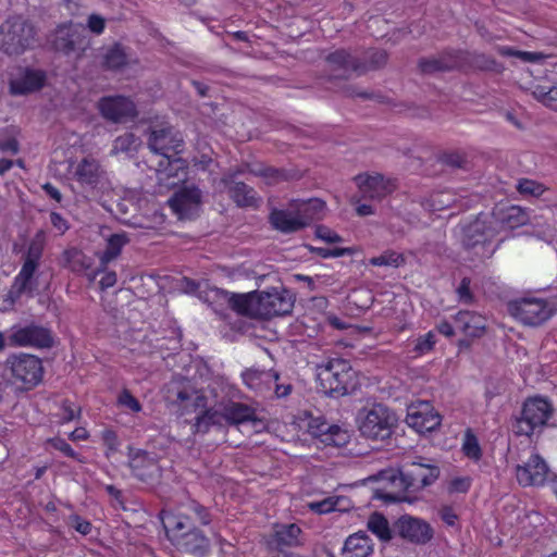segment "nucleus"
<instances>
[{"mask_svg":"<svg viewBox=\"0 0 557 557\" xmlns=\"http://www.w3.org/2000/svg\"><path fill=\"white\" fill-rule=\"evenodd\" d=\"M131 467L133 475L143 482H151L161 474L158 461L147 455L133 459Z\"/></svg>","mask_w":557,"mask_h":557,"instance_id":"72a5a7b5","label":"nucleus"},{"mask_svg":"<svg viewBox=\"0 0 557 557\" xmlns=\"http://www.w3.org/2000/svg\"><path fill=\"white\" fill-rule=\"evenodd\" d=\"M60 421L61 423H69L81 417V407L70 399L62 400L60 405Z\"/></svg>","mask_w":557,"mask_h":557,"instance_id":"09e8293b","label":"nucleus"},{"mask_svg":"<svg viewBox=\"0 0 557 557\" xmlns=\"http://www.w3.org/2000/svg\"><path fill=\"white\" fill-rule=\"evenodd\" d=\"M436 344L435 334L433 331H429L428 333L420 335L412 348L413 357H421L433 350Z\"/></svg>","mask_w":557,"mask_h":557,"instance_id":"37998d69","label":"nucleus"},{"mask_svg":"<svg viewBox=\"0 0 557 557\" xmlns=\"http://www.w3.org/2000/svg\"><path fill=\"white\" fill-rule=\"evenodd\" d=\"M160 518L172 545L194 557H208L213 542L221 537L213 527L211 509L196 499L182 505L178 512L161 510Z\"/></svg>","mask_w":557,"mask_h":557,"instance_id":"f257e3e1","label":"nucleus"},{"mask_svg":"<svg viewBox=\"0 0 557 557\" xmlns=\"http://www.w3.org/2000/svg\"><path fill=\"white\" fill-rule=\"evenodd\" d=\"M367 528L381 542L386 543L393 539V531L389 527L388 520L381 512L375 511L370 515L367 522Z\"/></svg>","mask_w":557,"mask_h":557,"instance_id":"e433bc0d","label":"nucleus"},{"mask_svg":"<svg viewBox=\"0 0 557 557\" xmlns=\"http://www.w3.org/2000/svg\"><path fill=\"white\" fill-rule=\"evenodd\" d=\"M294 300L286 289L263 290L258 293V318L271 319L292 312Z\"/></svg>","mask_w":557,"mask_h":557,"instance_id":"dca6fc26","label":"nucleus"},{"mask_svg":"<svg viewBox=\"0 0 557 557\" xmlns=\"http://www.w3.org/2000/svg\"><path fill=\"white\" fill-rule=\"evenodd\" d=\"M440 476V468L435 465L422 462H408L396 470L383 469L369 476L368 481L384 483L374 490L373 498L386 504L399 503L404 499V493H414L433 484Z\"/></svg>","mask_w":557,"mask_h":557,"instance_id":"f03ea898","label":"nucleus"},{"mask_svg":"<svg viewBox=\"0 0 557 557\" xmlns=\"http://www.w3.org/2000/svg\"><path fill=\"white\" fill-rule=\"evenodd\" d=\"M223 299L236 313L250 318H258V292L236 294L221 289Z\"/></svg>","mask_w":557,"mask_h":557,"instance_id":"a878e982","label":"nucleus"},{"mask_svg":"<svg viewBox=\"0 0 557 557\" xmlns=\"http://www.w3.org/2000/svg\"><path fill=\"white\" fill-rule=\"evenodd\" d=\"M461 451L467 458L475 462L482 458V448L479 440L471 430H467L463 435Z\"/></svg>","mask_w":557,"mask_h":557,"instance_id":"ea45409f","label":"nucleus"},{"mask_svg":"<svg viewBox=\"0 0 557 557\" xmlns=\"http://www.w3.org/2000/svg\"><path fill=\"white\" fill-rule=\"evenodd\" d=\"M101 116L113 123H123L138 115L135 102L126 96H104L97 103Z\"/></svg>","mask_w":557,"mask_h":557,"instance_id":"2eb2a0df","label":"nucleus"},{"mask_svg":"<svg viewBox=\"0 0 557 557\" xmlns=\"http://www.w3.org/2000/svg\"><path fill=\"white\" fill-rule=\"evenodd\" d=\"M258 174L269 181H276L282 176V172L272 166L262 168Z\"/></svg>","mask_w":557,"mask_h":557,"instance_id":"774afa93","label":"nucleus"},{"mask_svg":"<svg viewBox=\"0 0 557 557\" xmlns=\"http://www.w3.org/2000/svg\"><path fill=\"white\" fill-rule=\"evenodd\" d=\"M395 528L401 539L413 544L423 545L433 537L432 527L424 520L411 516H401Z\"/></svg>","mask_w":557,"mask_h":557,"instance_id":"412c9836","label":"nucleus"},{"mask_svg":"<svg viewBox=\"0 0 557 557\" xmlns=\"http://www.w3.org/2000/svg\"><path fill=\"white\" fill-rule=\"evenodd\" d=\"M442 520L450 527H454L458 520V516L455 513L454 509L450 507H444L441 510Z\"/></svg>","mask_w":557,"mask_h":557,"instance_id":"338daca9","label":"nucleus"},{"mask_svg":"<svg viewBox=\"0 0 557 557\" xmlns=\"http://www.w3.org/2000/svg\"><path fill=\"white\" fill-rule=\"evenodd\" d=\"M205 412L209 420V424L212 426L224 428L227 425L224 408L221 411L210 408L205 410Z\"/></svg>","mask_w":557,"mask_h":557,"instance_id":"052dcab7","label":"nucleus"},{"mask_svg":"<svg viewBox=\"0 0 557 557\" xmlns=\"http://www.w3.org/2000/svg\"><path fill=\"white\" fill-rule=\"evenodd\" d=\"M497 215L500 223L511 230L524 225L529 220L528 213L519 206L502 208Z\"/></svg>","mask_w":557,"mask_h":557,"instance_id":"c9c22d12","label":"nucleus"},{"mask_svg":"<svg viewBox=\"0 0 557 557\" xmlns=\"http://www.w3.org/2000/svg\"><path fill=\"white\" fill-rule=\"evenodd\" d=\"M301 529L296 523H276L273 532L268 536L265 543L270 553L283 554V557H297L294 554H285L284 548H292L301 545Z\"/></svg>","mask_w":557,"mask_h":557,"instance_id":"6ab92c4d","label":"nucleus"},{"mask_svg":"<svg viewBox=\"0 0 557 557\" xmlns=\"http://www.w3.org/2000/svg\"><path fill=\"white\" fill-rule=\"evenodd\" d=\"M70 521L71 525L82 535H88L91 532L92 524L81 516L72 515L70 516Z\"/></svg>","mask_w":557,"mask_h":557,"instance_id":"13d9d810","label":"nucleus"},{"mask_svg":"<svg viewBox=\"0 0 557 557\" xmlns=\"http://www.w3.org/2000/svg\"><path fill=\"white\" fill-rule=\"evenodd\" d=\"M472 484L470 476H457L450 480L448 490L450 493H467Z\"/></svg>","mask_w":557,"mask_h":557,"instance_id":"864d4df0","label":"nucleus"},{"mask_svg":"<svg viewBox=\"0 0 557 557\" xmlns=\"http://www.w3.org/2000/svg\"><path fill=\"white\" fill-rule=\"evenodd\" d=\"M326 62L333 70L343 71V77L347 78L351 73H364V64L359 58L352 55L345 49H337L331 52L326 58Z\"/></svg>","mask_w":557,"mask_h":557,"instance_id":"cd10ccee","label":"nucleus"},{"mask_svg":"<svg viewBox=\"0 0 557 557\" xmlns=\"http://www.w3.org/2000/svg\"><path fill=\"white\" fill-rule=\"evenodd\" d=\"M4 368L13 382L25 391L36 387L44 377L42 361L35 355L12 354L7 358Z\"/></svg>","mask_w":557,"mask_h":557,"instance_id":"0eeeda50","label":"nucleus"},{"mask_svg":"<svg viewBox=\"0 0 557 557\" xmlns=\"http://www.w3.org/2000/svg\"><path fill=\"white\" fill-rule=\"evenodd\" d=\"M180 154L161 157L156 170L158 184L165 188H174L186 182L188 163Z\"/></svg>","mask_w":557,"mask_h":557,"instance_id":"a211bd4d","label":"nucleus"},{"mask_svg":"<svg viewBox=\"0 0 557 557\" xmlns=\"http://www.w3.org/2000/svg\"><path fill=\"white\" fill-rule=\"evenodd\" d=\"M50 222L60 234H64L69 230L67 221L59 212L50 213Z\"/></svg>","mask_w":557,"mask_h":557,"instance_id":"0e129e2a","label":"nucleus"},{"mask_svg":"<svg viewBox=\"0 0 557 557\" xmlns=\"http://www.w3.org/2000/svg\"><path fill=\"white\" fill-rule=\"evenodd\" d=\"M129 243V238L125 233L111 234L106 238V248L103 251L98 252L100 270L104 271L109 263L115 260L121 253L123 248Z\"/></svg>","mask_w":557,"mask_h":557,"instance_id":"473e14b6","label":"nucleus"},{"mask_svg":"<svg viewBox=\"0 0 557 557\" xmlns=\"http://www.w3.org/2000/svg\"><path fill=\"white\" fill-rule=\"evenodd\" d=\"M0 151L11 152L13 154L18 152V141L15 136H7L4 133H0Z\"/></svg>","mask_w":557,"mask_h":557,"instance_id":"bf43d9fd","label":"nucleus"},{"mask_svg":"<svg viewBox=\"0 0 557 557\" xmlns=\"http://www.w3.org/2000/svg\"><path fill=\"white\" fill-rule=\"evenodd\" d=\"M104 171L100 162L94 158H83L74 168L73 178L84 189L94 190L100 184Z\"/></svg>","mask_w":557,"mask_h":557,"instance_id":"b1692460","label":"nucleus"},{"mask_svg":"<svg viewBox=\"0 0 557 557\" xmlns=\"http://www.w3.org/2000/svg\"><path fill=\"white\" fill-rule=\"evenodd\" d=\"M355 182L363 195L370 199H382L391 195L396 188V180L386 178L382 174H359Z\"/></svg>","mask_w":557,"mask_h":557,"instance_id":"4be33fe9","label":"nucleus"},{"mask_svg":"<svg viewBox=\"0 0 557 557\" xmlns=\"http://www.w3.org/2000/svg\"><path fill=\"white\" fill-rule=\"evenodd\" d=\"M396 421L394 413L382 404L363 409L358 417L361 435L373 441L389 438Z\"/></svg>","mask_w":557,"mask_h":557,"instance_id":"6e6552de","label":"nucleus"},{"mask_svg":"<svg viewBox=\"0 0 557 557\" xmlns=\"http://www.w3.org/2000/svg\"><path fill=\"white\" fill-rule=\"evenodd\" d=\"M318 380L321 391L332 397L348 394L358 383L350 362L342 358L330 359L324 367H321Z\"/></svg>","mask_w":557,"mask_h":557,"instance_id":"39448f33","label":"nucleus"},{"mask_svg":"<svg viewBox=\"0 0 557 557\" xmlns=\"http://www.w3.org/2000/svg\"><path fill=\"white\" fill-rule=\"evenodd\" d=\"M46 82V74L39 70H27L20 78L10 82V94L23 96L41 89Z\"/></svg>","mask_w":557,"mask_h":557,"instance_id":"c756f323","label":"nucleus"},{"mask_svg":"<svg viewBox=\"0 0 557 557\" xmlns=\"http://www.w3.org/2000/svg\"><path fill=\"white\" fill-rule=\"evenodd\" d=\"M533 96L545 107L557 111V87L535 86Z\"/></svg>","mask_w":557,"mask_h":557,"instance_id":"a19ab883","label":"nucleus"},{"mask_svg":"<svg viewBox=\"0 0 557 557\" xmlns=\"http://www.w3.org/2000/svg\"><path fill=\"white\" fill-rule=\"evenodd\" d=\"M337 502L336 497H325L322 500L309 502L307 508L314 513L325 515L336 509Z\"/></svg>","mask_w":557,"mask_h":557,"instance_id":"49530a36","label":"nucleus"},{"mask_svg":"<svg viewBox=\"0 0 557 557\" xmlns=\"http://www.w3.org/2000/svg\"><path fill=\"white\" fill-rule=\"evenodd\" d=\"M230 196L238 207L257 208L259 198L255 189L244 182H237L230 188Z\"/></svg>","mask_w":557,"mask_h":557,"instance_id":"f704fd0d","label":"nucleus"},{"mask_svg":"<svg viewBox=\"0 0 557 557\" xmlns=\"http://www.w3.org/2000/svg\"><path fill=\"white\" fill-rule=\"evenodd\" d=\"M387 62V53L384 50H371L369 51V61L363 62L366 69L364 72L370 70H376Z\"/></svg>","mask_w":557,"mask_h":557,"instance_id":"8fccbe9b","label":"nucleus"},{"mask_svg":"<svg viewBox=\"0 0 557 557\" xmlns=\"http://www.w3.org/2000/svg\"><path fill=\"white\" fill-rule=\"evenodd\" d=\"M552 401L543 396L528 397L521 407L520 413L512 421V432L517 436L531 437L547 425L553 417Z\"/></svg>","mask_w":557,"mask_h":557,"instance_id":"20e7f679","label":"nucleus"},{"mask_svg":"<svg viewBox=\"0 0 557 557\" xmlns=\"http://www.w3.org/2000/svg\"><path fill=\"white\" fill-rule=\"evenodd\" d=\"M100 273L103 274L99 281V287L101 290L111 288L116 284L117 275L115 271H108L106 268L104 271H100Z\"/></svg>","mask_w":557,"mask_h":557,"instance_id":"680f3d73","label":"nucleus"},{"mask_svg":"<svg viewBox=\"0 0 557 557\" xmlns=\"http://www.w3.org/2000/svg\"><path fill=\"white\" fill-rule=\"evenodd\" d=\"M481 55L463 50H445L437 57L422 58L418 66L422 74H434L454 70H467Z\"/></svg>","mask_w":557,"mask_h":557,"instance_id":"9d476101","label":"nucleus"},{"mask_svg":"<svg viewBox=\"0 0 557 557\" xmlns=\"http://www.w3.org/2000/svg\"><path fill=\"white\" fill-rule=\"evenodd\" d=\"M184 138L181 132L171 125H161L150 131L148 146L160 157L181 154L184 150Z\"/></svg>","mask_w":557,"mask_h":557,"instance_id":"ddd939ff","label":"nucleus"},{"mask_svg":"<svg viewBox=\"0 0 557 557\" xmlns=\"http://www.w3.org/2000/svg\"><path fill=\"white\" fill-rule=\"evenodd\" d=\"M47 444L51 445L54 449L61 451L64 456L78 459V454L72 448V446L62 437H51L47 440Z\"/></svg>","mask_w":557,"mask_h":557,"instance_id":"3c124183","label":"nucleus"},{"mask_svg":"<svg viewBox=\"0 0 557 557\" xmlns=\"http://www.w3.org/2000/svg\"><path fill=\"white\" fill-rule=\"evenodd\" d=\"M308 433L324 446L342 447L348 441V434L339 425L330 423L323 417H311L307 424Z\"/></svg>","mask_w":557,"mask_h":557,"instance_id":"aec40b11","label":"nucleus"},{"mask_svg":"<svg viewBox=\"0 0 557 557\" xmlns=\"http://www.w3.org/2000/svg\"><path fill=\"white\" fill-rule=\"evenodd\" d=\"M552 474L546 460L539 453H532L527 461L515 468L516 480L522 487H543Z\"/></svg>","mask_w":557,"mask_h":557,"instance_id":"9b49d317","label":"nucleus"},{"mask_svg":"<svg viewBox=\"0 0 557 557\" xmlns=\"http://www.w3.org/2000/svg\"><path fill=\"white\" fill-rule=\"evenodd\" d=\"M510 55H516L522 61L525 62H534V63H542L544 62L549 55L544 54L542 52H531V51H512L509 50L507 52Z\"/></svg>","mask_w":557,"mask_h":557,"instance_id":"6e6d98bb","label":"nucleus"},{"mask_svg":"<svg viewBox=\"0 0 557 557\" xmlns=\"http://www.w3.org/2000/svg\"><path fill=\"white\" fill-rule=\"evenodd\" d=\"M212 425L209 424V420L207 419V414L203 411L196 418L194 423V429L196 433H207Z\"/></svg>","mask_w":557,"mask_h":557,"instance_id":"69168bd1","label":"nucleus"},{"mask_svg":"<svg viewBox=\"0 0 557 557\" xmlns=\"http://www.w3.org/2000/svg\"><path fill=\"white\" fill-rule=\"evenodd\" d=\"M116 404L134 413H137L143 409L140 401L127 388H123L120 392Z\"/></svg>","mask_w":557,"mask_h":557,"instance_id":"de8ad7c7","label":"nucleus"},{"mask_svg":"<svg viewBox=\"0 0 557 557\" xmlns=\"http://www.w3.org/2000/svg\"><path fill=\"white\" fill-rule=\"evenodd\" d=\"M9 339L11 345L37 349H48L54 344L51 330L35 323L14 327Z\"/></svg>","mask_w":557,"mask_h":557,"instance_id":"4468645a","label":"nucleus"},{"mask_svg":"<svg viewBox=\"0 0 557 557\" xmlns=\"http://www.w3.org/2000/svg\"><path fill=\"white\" fill-rule=\"evenodd\" d=\"M127 64V54L121 44H114L104 55L102 65L107 70L117 71Z\"/></svg>","mask_w":557,"mask_h":557,"instance_id":"4c0bfd02","label":"nucleus"},{"mask_svg":"<svg viewBox=\"0 0 557 557\" xmlns=\"http://www.w3.org/2000/svg\"><path fill=\"white\" fill-rule=\"evenodd\" d=\"M510 314L524 325L539 326L555 313L554 306L546 299L522 297L508 304Z\"/></svg>","mask_w":557,"mask_h":557,"instance_id":"1a4fd4ad","label":"nucleus"},{"mask_svg":"<svg viewBox=\"0 0 557 557\" xmlns=\"http://www.w3.org/2000/svg\"><path fill=\"white\" fill-rule=\"evenodd\" d=\"M438 161L451 168H462L466 162L459 152H444L438 157Z\"/></svg>","mask_w":557,"mask_h":557,"instance_id":"5fc2aeb1","label":"nucleus"},{"mask_svg":"<svg viewBox=\"0 0 557 557\" xmlns=\"http://www.w3.org/2000/svg\"><path fill=\"white\" fill-rule=\"evenodd\" d=\"M64 268L76 274H84L89 281H95L100 274V265L92 269L94 260L91 257L84 253L81 249L69 248L62 253Z\"/></svg>","mask_w":557,"mask_h":557,"instance_id":"393cba45","label":"nucleus"},{"mask_svg":"<svg viewBox=\"0 0 557 557\" xmlns=\"http://www.w3.org/2000/svg\"><path fill=\"white\" fill-rule=\"evenodd\" d=\"M517 189L521 195L539 197L544 194L545 187L543 184L529 180L521 178L518 181Z\"/></svg>","mask_w":557,"mask_h":557,"instance_id":"a18cd8bd","label":"nucleus"},{"mask_svg":"<svg viewBox=\"0 0 557 557\" xmlns=\"http://www.w3.org/2000/svg\"><path fill=\"white\" fill-rule=\"evenodd\" d=\"M471 280L463 277L457 288V296L460 302L465 305H471L474 301V296L471 292Z\"/></svg>","mask_w":557,"mask_h":557,"instance_id":"603ef678","label":"nucleus"},{"mask_svg":"<svg viewBox=\"0 0 557 557\" xmlns=\"http://www.w3.org/2000/svg\"><path fill=\"white\" fill-rule=\"evenodd\" d=\"M36 29L22 16L9 17L0 26V50L8 55H18L33 47Z\"/></svg>","mask_w":557,"mask_h":557,"instance_id":"423d86ee","label":"nucleus"},{"mask_svg":"<svg viewBox=\"0 0 557 557\" xmlns=\"http://www.w3.org/2000/svg\"><path fill=\"white\" fill-rule=\"evenodd\" d=\"M406 258L404 253L397 252L392 249L383 251L380 256L372 257L369 259V264L373 267H393L399 268L404 265Z\"/></svg>","mask_w":557,"mask_h":557,"instance_id":"58836bf2","label":"nucleus"},{"mask_svg":"<svg viewBox=\"0 0 557 557\" xmlns=\"http://www.w3.org/2000/svg\"><path fill=\"white\" fill-rule=\"evenodd\" d=\"M52 46L55 51L66 55L73 52H84L89 46L85 26L72 22L59 25Z\"/></svg>","mask_w":557,"mask_h":557,"instance_id":"f8f14e48","label":"nucleus"},{"mask_svg":"<svg viewBox=\"0 0 557 557\" xmlns=\"http://www.w3.org/2000/svg\"><path fill=\"white\" fill-rule=\"evenodd\" d=\"M454 323L460 333L472 338L483 336L486 330L485 318L469 310H460L454 317Z\"/></svg>","mask_w":557,"mask_h":557,"instance_id":"bb28decb","label":"nucleus"},{"mask_svg":"<svg viewBox=\"0 0 557 557\" xmlns=\"http://www.w3.org/2000/svg\"><path fill=\"white\" fill-rule=\"evenodd\" d=\"M168 203L180 219H190L199 209L201 191L195 186L183 187L169 199Z\"/></svg>","mask_w":557,"mask_h":557,"instance_id":"5701e85b","label":"nucleus"},{"mask_svg":"<svg viewBox=\"0 0 557 557\" xmlns=\"http://www.w3.org/2000/svg\"><path fill=\"white\" fill-rule=\"evenodd\" d=\"M138 138L133 133H125L115 138L111 153L131 152L136 150Z\"/></svg>","mask_w":557,"mask_h":557,"instance_id":"c03bdc74","label":"nucleus"},{"mask_svg":"<svg viewBox=\"0 0 557 557\" xmlns=\"http://www.w3.org/2000/svg\"><path fill=\"white\" fill-rule=\"evenodd\" d=\"M272 227L281 233L290 234L307 226V222L299 215L283 209H273L269 215Z\"/></svg>","mask_w":557,"mask_h":557,"instance_id":"7c9ffc66","label":"nucleus"},{"mask_svg":"<svg viewBox=\"0 0 557 557\" xmlns=\"http://www.w3.org/2000/svg\"><path fill=\"white\" fill-rule=\"evenodd\" d=\"M87 26L90 29V32H92V33H95L97 35H100L104 30L106 21H104V18L102 16H100L98 14H91L88 17Z\"/></svg>","mask_w":557,"mask_h":557,"instance_id":"e2e57ef3","label":"nucleus"},{"mask_svg":"<svg viewBox=\"0 0 557 557\" xmlns=\"http://www.w3.org/2000/svg\"><path fill=\"white\" fill-rule=\"evenodd\" d=\"M227 425H239L251 422L253 428L261 424V420L257 418L256 410L243 403H230L224 406Z\"/></svg>","mask_w":557,"mask_h":557,"instance_id":"2f4dec72","label":"nucleus"},{"mask_svg":"<svg viewBox=\"0 0 557 557\" xmlns=\"http://www.w3.org/2000/svg\"><path fill=\"white\" fill-rule=\"evenodd\" d=\"M374 543L372 539L362 531L350 534L344 542L341 549V557H372Z\"/></svg>","mask_w":557,"mask_h":557,"instance_id":"c85d7f7f","label":"nucleus"},{"mask_svg":"<svg viewBox=\"0 0 557 557\" xmlns=\"http://www.w3.org/2000/svg\"><path fill=\"white\" fill-rule=\"evenodd\" d=\"M454 196L448 191H436L430 195L426 207L432 211H442L454 203Z\"/></svg>","mask_w":557,"mask_h":557,"instance_id":"79ce46f5","label":"nucleus"},{"mask_svg":"<svg viewBox=\"0 0 557 557\" xmlns=\"http://www.w3.org/2000/svg\"><path fill=\"white\" fill-rule=\"evenodd\" d=\"M315 235L318 238L322 239L329 244H335L342 242V237L331 228L324 225H319L315 230Z\"/></svg>","mask_w":557,"mask_h":557,"instance_id":"4d7b16f0","label":"nucleus"},{"mask_svg":"<svg viewBox=\"0 0 557 557\" xmlns=\"http://www.w3.org/2000/svg\"><path fill=\"white\" fill-rule=\"evenodd\" d=\"M406 421L417 432L425 433L432 432L441 425L442 416L431 401L417 400L408 407Z\"/></svg>","mask_w":557,"mask_h":557,"instance_id":"f3484780","label":"nucleus"},{"mask_svg":"<svg viewBox=\"0 0 557 557\" xmlns=\"http://www.w3.org/2000/svg\"><path fill=\"white\" fill-rule=\"evenodd\" d=\"M46 245L47 234L44 230H38L25 246H13V252L20 253L21 269L1 299L0 310L12 309L24 295L34 297L38 290V271Z\"/></svg>","mask_w":557,"mask_h":557,"instance_id":"7ed1b4c3","label":"nucleus"}]
</instances>
